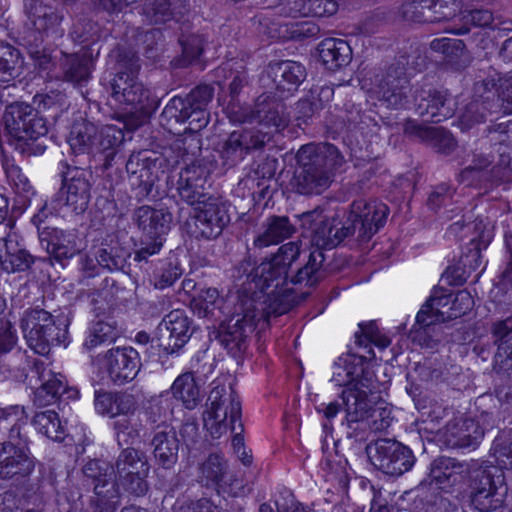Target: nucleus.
Returning <instances> with one entry per match:
<instances>
[{
  "label": "nucleus",
  "mask_w": 512,
  "mask_h": 512,
  "mask_svg": "<svg viewBox=\"0 0 512 512\" xmlns=\"http://www.w3.org/2000/svg\"><path fill=\"white\" fill-rule=\"evenodd\" d=\"M318 54L326 69L335 71L350 63L352 50L349 44L336 38H327L318 45Z\"/></svg>",
  "instance_id": "nucleus-39"
},
{
  "label": "nucleus",
  "mask_w": 512,
  "mask_h": 512,
  "mask_svg": "<svg viewBox=\"0 0 512 512\" xmlns=\"http://www.w3.org/2000/svg\"><path fill=\"white\" fill-rule=\"evenodd\" d=\"M473 91V99L465 105L460 116L461 123L465 127H470L475 123L483 122L487 113L496 112L494 106L488 103L484 97L476 95L475 87L473 88Z\"/></svg>",
  "instance_id": "nucleus-55"
},
{
  "label": "nucleus",
  "mask_w": 512,
  "mask_h": 512,
  "mask_svg": "<svg viewBox=\"0 0 512 512\" xmlns=\"http://www.w3.org/2000/svg\"><path fill=\"white\" fill-rule=\"evenodd\" d=\"M269 76L278 91L291 93L305 80L306 69L295 61H281L270 64Z\"/></svg>",
  "instance_id": "nucleus-36"
},
{
  "label": "nucleus",
  "mask_w": 512,
  "mask_h": 512,
  "mask_svg": "<svg viewBox=\"0 0 512 512\" xmlns=\"http://www.w3.org/2000/svg\"><path fill=\"white\" fill-rule=\"evenodd\" d=\"M201 202L194 207V230L192 233L196 238L215 239L230 222L227 205L212 196Z\"/></svg>",
  "instance_id": "nucleus-16"
},
{
  "label": "nucleus",
  "mask_w": 512,
  "mask_h": 512,
  "mask_svg": "<svg viewBox=\"0 0 512 512\" xmlns=\"http://www.w3.org/2000/svg\"><path fill=\"white\" fill-rule=\"evenodd\" d=\"M34 257L22 244L15 227L0 234V267L7 273L22 272L30 268Z\"/></svg>",
  "instance_id": "nucleus-22"
},
{
  "label": "nucleus",
  "mask_w": 512,
  "mask_h": 512,
  "mask_svg": "<svg viewBox=\"0 0 512 512\" xmlns=\"http://www.w3.org/2000/svg\"><path fill=\"white\" fill-rule=\"evenodd\" d=\"M173 396L180 400L187 409H194L201 400L200 388L194 375L186 372L178 376L171 386Z\"/></svg>",
  "instance_id": "nucleus-44"
},
{
  "label": "nucleus",
  "mask_w": 512,
  "mask_h": 512,
  "mask_svg": "<svg viewBox=\"0 0 512 512\" xmlns=\"http://www.w3.org/2000/svg\"><path fill=\"white\" fill-rule=\"evenodd\" d=\"M234 121L240 123L258 122L266 127L285 128L289 117L283 102L270 98L259 97L252 109H241L235 113Z\"/></svg>",
  "instance_id": "nucleus-19"
},
{
  "label": "nucleus",
  "mask_w": 512,
  "mask_h": 512,
  "mask_svg": "<svg viewBox=\"0 0 512 512\" xmlns=\"http://www.w3.org/2000/svg\"><path fill=\"white\" fill-rule=\"evenodd\" d=\"M404 133L429 143L438 153L450 154L456 147L452 134L437 127L424 126L416 120L408 119L403 124Z\"/></svg>",
  "instance_id": "nucleus-31"
},
{
  "label": "nucleus",
  "mask_w": 512,
  "mask_h": 512,
  "mask_svg": "<svg viewBox=\"0 0 512 512\" xmlns=\"http://www.w3.org/2000/svg\"><path fill=\"white\" fill-rule=\"evenodd\" d=\"M468 471L467 463L456 458L440 456L431 462L425 481H428L430 485L435 484L438 489L449 492L463 481Z\"/></svg>",
  "instance_id": "nucleus-24"
},
{
  "label": "nucleus",
  "mask_w": 512,
  "mask_h": 512,
  "mask_svg": "<svg viewBox=\"0 0 512 512\" xmlns=\"http://www.w3.org/2000/svg\"><path fill=\"white\" fill-rule=\"evenodd\" d=\"M129 256V253L119 248H100L96 252V262L111 272L122 271L128 274L127 258Z\"/></svg>",
  "instance_id": "nucleus-57"
},
{
  "label": "nucleus",
  "mask_w": 512,
  "mask_h": 512,
  "mask_svg": "<svg viewBox=\"0 0 512 512\" xmlns=\"http://www.w3.org/2000/svg\"><path fill=\"white\" fill-rule=\"evenodd\" d=\"M475 93L493 105L496 112L512 114V75L478 81L475 83Z\"/></svg>",
  "instance_id": "nucleus-28"
},
{
  "label": "nucleus",
  "mask_w": 512,
  "mask_h": 512,
  "mask_svg": "<svg viewBox=\"0 0 512 512\" xmlns=\"http://www.w3.org/2000/svg\"><path fill=\"white\" fill-rule=\"evenodd\" d=\"M366 451L372 463L391 476L403 475L415 463L412 450L394 439H378L368 445Z\"/></svg>",
  "instance_id": "nucleus-12"
},
{
  "label": "nucleus",
  "mask_w": 512,
  "mask_h": 512,
  "mask_svg": "<svg viewBox=\"0 0 512 512\" xmlns=\"http://www.w3.org/2000/svg\"><path fill=\"white\" fill-rule=\"evenodd\" d=\"M159 332L169 333V343L164 346L167 354H173L182 348L191 336L190 322L183 311L177 309L167 314L158 325Z\"/></svg>",
  "instance_id": "nucleus-34"
},
{
  "label": "nucleus",
  "mask_w": 512,
  "mask_h": 512,
  "mask_svg": "<svg viewBox=\"0 0 512 512\" xmlns=\"http://www.w3.org/2000/svg\"><path fill=\"white\" fill-rule=\"evenodd\" d=\"M31 373L41 381L40 387L34 392V404L44 407L60 400L64 393H70L64 382V377L56 375L48 369L42 361L36 360L31 368Z\"/></svg>",
  "instance_id": "nucleus-26"
},
{
  "label": "nucleus",
  "mask_w": 512,
  "mask_h": 512,
  "mask_svg": "<svg viewBox=\"0 0 512 512\" xmlns=\"http://www.w3.org/2000/svg\"><path fill=\"white\" fill-rule=\"evenodd\" d=\"M294 232L295 227L287 216L273 215L262 224V232L254 239L253 245L258 249L277 245L291 237Z\"/></svg>",
  "instance_id": "nucleus-38"
},
{
  "label": "nucleus",
  "mask_w": 512,
  "mask_h": 512,
  "mask_svg": "<svg viewBox=\"0 0 512 512\" xmlns=\"http://www.w3.org/2000/svg\"><path fill=\"white\" fill-rule=\"evenodd\" d=\"M263 294L264 300H260V296L258 293H253L250 297H253L256 302V321L263 322L264 324H269L271 317L281 316L291 310L294 306V298L292 297L289 289L282 288L275 290L269 289L261 292Z\"/></svg>",
  "instance_id": "nucleus-29"
},
{
  "label": "nucleus",
  "mask_w": 512,
  "mask_h": 512,
  "mask_svg": "<svg viewBox=\"0 0 512 512\" xmlns=\"http://www.w3.org/2000/svg\"><path fill=\"white\" fill-rule=\"evenodd\" d=\"M272 140L269 132H264L256 127L235 130L223 143L220 158L223 165L231 168L236 166L245 156L262 151Z\"/></svg>",
  "instance_id": "nucleus-13"
},
{
  "label": "nucleus",
  "mask_w": 512,
  "mask_h": 512,
  "mask_svg": "<svg viewBox=\"0 0 512 512\" xmlns=\"http://www.w3.org/2000/svg\"><path fill=\"white\" fill-rule=\"evenodd\" d=\"M227 462L219 454H210L205 461L199 464L198 481L205 486L220 484L227 474Z\"/></svg>",
  "instance_id": "nucleus-46"
},
{
  "label": "nucleus",
  "mask_w": 512,
  "mask_h": 512,
  "mask_svg": "<svg viewBox=\"0 0 512 512\" xmlns=\"http://www.w3.org/2000/svg\"><path fill=\"white\" fill-rule=\"evenodd\" d=\"M415 113L427 121L439 123L454 114L447 91L431 86L415 87L412 94Z\"/></svg>",
  "instance_id": "nucleus-18"
},
{
  "label": "nucleus",
  "mask_w": 512,
  "mask_h": 512,
  "mask_svg": "<svg viewBox=\"0 0 512 512\" xmlns=\"http://www.w3.org/2000/svg\"><path fill=\"white\" fill-rule=\"evenodd\" d=\"M96 136L97 127L91 122L80 120L72 125L68 142L76 155H90L95 153Z\"/></svg>",
  "instance_id": "nucleus-42"
},
{
  "label": "nucleus",
  "mask_w": 512,
  "mask_h": 512,
  "mask_svg": "<svg viewBox=\"0 0 512 512\" xmlns=\"http://www.w3.org/2000/svg\"><path fill=\"white\" fill-rule=\"evenodd\" d=\"M188 11L185 0H147L143 15L149 24L160 25L171 20L180 21Z\"/></svg>",
  "instance_id": "nucleus-35"
},
{
  "label": "nucleus",
  "mask_w": 512,
  "mask_h": 512,
  "mask_svg": "<svg viewBox=\"0 0 512 512\" xmlns=\"http://www.w3.org/2000/svg\"><path fill=\"white\" fill-rule=\"evenodd\" d=\"M21 327L29 347L42 355L47 354L51 346L59 345L66 332L49 312L40 308L27 311Z\"/></svg>",
  "instance_id": "nucleus-8"
},
{
  "label": "nucleus",
  "mask_w": 512,
  "mask_h": 512,
  "mask_svg": "<svg viewBox=\"0 0 512 512\" xmlns=\"http://www.w3.org/2000/svg\"><path fill=\"white\" fill-rule=\"evenodd\" d=\"M189 106L186 100L182 97H173L163 109L161 119L166 121V124L171 122L184 123L188 120L187 111Z\"/></svg>",
  "instance_id": "nucleus-63"
},
{
  "label": "nucleus",
  "mask_w": 512,
  "mask_h": 512,
  "mask_svg": "<svg viewBox=\"0 0 512 512\" xmlns=\"http://www.w3.org/2000/svg\"><path fill=\"white\" fill-rule=\"evenodd\" d=\"M206 183L205 170L201 166L190 165L183 168L179 173L177 181V192L179 197L191 206H198L201 201L207 200L204 192Z\"/></svg>",
  "instance_id": "nucleus-30"
},
{
  "label": "nucleus",
  "mask_w": 512,
  "mask_h": 512,
  "mask_svg": "<svg viewBox=\"0 0 512 512\" xmlns=\"http://www.w3.org/2000/svg\"><path fill=\"white\" fill-rule=\"evenodd\" d=\"M331 381L340 387L361 386L369 389L373 384L374 375L366 366L364 357L346 355L334 363Z\"/></svg>",
  "instance_id": "nucleus-21"
},
{
  "label": "nucleus",
  "mask_w": 512,
  "mask_h": 512,
  "mask_svg": "<svg viewBox=\"0 0 512 512\" xmlns=\"http://www.w3.org/2000/svg\"><path fill=\"white\" fill-rule=\"evenodd\" d=\"M111 467L115 477H117L128 473L131 474L135 471H141L143 468H149V464L144 452L133 447H126L122 449L114 465Z\"/></svg>",
  "instance_id": "nucleus-48"
},
{
  "label": "nucleus",
  "mask_w": 512,
  "mask_h": 512,
  "mask_svg": "<svg viewBox=\"0 0 512 512\" xmlns=\"http://www.w3.org/2000/svg\"><path fill=\"white\" fill-rule=\"evenodd\" d=\"M429 4L430 23L449 21L462 9V0H425Z\"/></svg>",
  "instance_id": "nucleus-60"
},
{
  "label": "nucleus",
  "mask_w": 512,
  "mask_h": 512,
  "mask_svg": "<svg viewBox=\"0 0 512 512\" xmlns=\"http://www.w3.org/2000/svg\"><path fill=\"white\" fill-rule=\"evenodd\" d=\"M221 298L216 288H200L191 299V308L199 317H207L220 308Z\"/></svg>",
  "instance_id": "nucleus-53"
},
{
  "label": "nucleus",
  "mask_w": 512,
  "mask_h": 512,
  "mask_svg": "<svg viewBox=\"0 0 512 512\" xmlns=\"http://www.w3.org/2000/svg\"><path fill=\"white\" fill-rule=\"evenodd\" d=\"M256 302L249 295H240L234 314L218 330L220 343L233 357H239L248 346L256 326Z\"/></svg>",
  "instance_id": "nucleus-5"
},
{
  "label": "nucleus",
  "mask_w": 512,
  "mask_h": 512,
  "mask_svg": "<svg viewBox=\"0 0 512 512\" xmlns=\"http://www.w3.org/2000/svg\"><path fill=\"white\" fill-rule=\"evenodd\" d=\"M96 363L116 385L132 381L140 369L139 353L133 347L109 349L103 355L97 356Z\"/></svg>",
  "instance_id": "nucleus-15"
},
{
  "label": "nucleus",
  "mask_w": 512,
  "mask_h": 512,
  "mask_svg": "<svg viewBox=\"0 0 512 512\" xmlns=\"http://www.w3.org/2000/svg\"><path fill=\"white\" fill-rule=\"evenodd\" d=\"M35 467L29 448L19 447L12 442L0 443V479L25 478Z\"/></svg>",
  "instance_id": "nucleus-23"
},
{
  "label": "nucleus",
  "mask_w": 512,
  "mask_h": 512,
  "mask_svg": "<svg viewBox=\"0 0 512 512\" xmlns=\"http://www.w3.org/2000/svg\"><path fill=\"white\" fill-rule=\"evenodd\" d=\"M180 441L175 428L167 423L161 422L153 426L151 446L157 463L165 468H172L178 461Z\"/></svg>",
  "instance_id": "nucleus-27"
},
{
  "label": "nucleus",
  "mask_w": 512,
  "mask_h": 512,
  "mask_svg": "<svg viewBox=\"0 0 512 512\" xmlns=\"http://www.w3.org/2000/svg\"><path fill=\"white\" fill-rule=\"evenodd\" d=\"M93 512H115L120 504V491L118 485L98 486L91 500Z\"/></svg>",
  "instance_id": "nucleus-58"
},
{
  "label": "nucleus",
  "mask_w": 512,
  "mask_h": 512,
  "mask_svg": "<svg viewBox=\"0 0 512 512\" xmlns=\"http://www.w3.org/2000/svg\"><path fill=\"white\" fill-rule=\"evenodd\" d=\"M301 244L289 242L282 245L278 251L266 259L254 270V278H258L256 287L260 292L264 290L283 288L290 280L289 268L299 258Z\"/></svg>",
  "instance_id": "nucleus-9"
},
{
  "label": "nucleus",
  "mask_w": 512,
  "mask_h": 512,
  "mask_svg": "<svg viewBox=\"0 0 512 512\" xmlns=\"http://www.w3.org/2000/svg\"><path fill=\"white\" fill-rule=\"evenodd\" d=\"M400 17L408 22H430L429 4L425 0H409L398 8Z\"/></svg>",
  "instance_id": "nucleus-61"
},
{
  "label": "nucleus",
  "mask_w": 512,
  "mask_h": 512,
  "mask_svg": "<svg viewBox=\"0 0 512 512\" xmlns=\"http://www.w3.org/2000/svg\"><path fill=\"white\" fill-rule=\"evenodd\" d=\"M298 170L295 173V189L302 195H320L334 181L345 159L340 151L329 143L303 145L296 154Z\"/></svg>",
  "instance_id": "nucleus-2"
},
{
  "label": "nucleus",
  "mask_w": 512,
  "mask_h": 512,
  "mask_svg": "<svg viewBox=\"0 0 512 512\" xmlns=\"http://www.w3.org/2000/svg\"><path fill=\"white\" fill-rule=\"evenodd\" d=\"M373 385L369 388L361 386L345 388L341 393L342 407L345 418L342 425L347 429V436L356 441H363L368 436V418L372 409L368 399Z\"/></svg>",
  "instance_id": "nucleus-10"
},
{
  "label": "nucleus",
  "mask_w": 512,
  "mask_h": 512,
  "mask_svg": "<svg viewBox=\"0 0 512 512\" xmlns=\"http://www.w3.org/2000/svg\"><path fill=\"white\" fill-rule=\"evenodd\" d=\"M23 12L26 17L25 28L28 35L25 38L58 40L65 34L63 9L45 3L43 0H24Z\"/></svg>",
  "instance_id": "nucleus-7"
},
{
  "label": "nucleus",
  "mask_w": 512,
  "mask_h": 512,
  "mask_svg": "<svg viewBox=\"0 0 512 512\" xmlns=\"http://www.w3.org/2000/svg\"><path fill=\"white\" fill-rule=\"evenodd\" d=\"M407 64V57L402 55L375 76L378 98L388 107L403 108L408 103V93L412 89L406 72Z\"/></svg>",
  "instance_id": "nucleus-11"
},
{
  "label": "nucleus",
  "mask_w": 512,
  "mask_h": 512,
  "mask_svg": "<svg viewBox=\"0 0 512 512\" xmlns=\"http://www.w3.org/2000/svg\"><path fill=\"white\" fill-rule=\"evenodd\" d=\"M139 57L131 50H120L117 57V72L110 82L111 96L131 107H144L150 92L138 79Z\"/></svg>",
  "instance_id": "nucleus-4"
},
{
  "label": "nucleus",
  "mask_w": 512,
  "mask_h": 512,
  "mask_svg": "<svg viewBox=\"0 0 512 512\" xmlns=\"http://www.w3.org/2000/svg\"><path fill=\"white\" fill-rule=\"evenodd\" d=\"M332 96L333 89L328 86L312 89L310 97L300 99L295 105L297 125L300 127L302 124H307L318 111L324 108V103L330 101Z\"/></svg>",
  "instance_id": "nucleus-41"
},
{
  "label": "nucleus",
  "mask_w": 512,
  "mask_h": 512,
  "mask_svg": "<svg viewBox=\"0 0 512 512\" xmlns=\"http://www.w3.org/2000/svg\"><path fill=\"white\" fill-rule=\"evenodd\" d=\"M388 212L387 205L378 200L358 199L351 204L343 223L336 218H327L320 207L302 213L299 218L301 227L311 238L312 245L316 246L315 250L322 251L336 247L356 233L358 241H369L386 222Z\"/></svg>",
  "instance_id": "nucleus-1"
},
{
  "label": "nucleus",
  "mask_w": 512,
  "mask_h": 512,
  "mask_svg": "<svg viewBox=\"0 0 512 512\" xmlns=\"http://www.w3.org/2000/svg\"><path fill=\"white\" fill-rule=\"evenodd\" d=\"M91 178V172L69 167L63 176L62 187L57 193L56 201L76 215L83 214L91 200Z\"/></svg>",
  "instance_id": "nucleus-14"
},
{
  "label": "nucleus",
  "mask_w": 512,
  "mask_h": 512,
  "mask_svg": "<svg viewBox=\"0 0 512 512\" xmlns=\"http://www.w3.org/2000/svg\"><path fill=\"white\" fill-rule=\"evenodd\" d=\"M133 219L144 235L164 237L169 230L172 215L164 209L144 205L135 210Z\"/></svg>",
  "instance_id": "nucleus-37"
},
{
  "label": "nucleus",
  "mask_w": 512,
  "mask_h": 512,
  "mask_svg": "<svg viewBox=\"0 0 512 512\" xmlns=\"http://www.w3.org/2000/svg\"><path fill=\"white\" fill-rule=\"evenodd\" d=\"M82 471L86 484L93 486L94 493H96L98 486L102 485L104 489H107L108 485H117L112 479V467L104 461L98 459L89 460L83 466Z\"/></svg>",
  "instance_id": "nucleus-49"
},
{
  "label": "nucleus",
  "mask_w": 512,
  "mask_h": 512,
  "mask_svg": "<svg viewBox=\"0 0 512 512\" xmlns=\"http://www.w3.org/2000/svg\"><path fill=\"white\" fill-rule=\"evenodd\" d=\"M324 254L320 250H313L309 253L306 263L297 269L296 273L290 277L293 285L314 286L325 276L323 270Z\"/></svg>",
  "instance_id": "nucleus-43"
},
{
  "label": "nucleus",
  "mask_w": 512,
  "mask_h": 512,
  "mask_svg": "<svg viewBox=\"0 0 512 512\" xmlns=\"http://www.w3.org/2000/svg\"><path fill=\"white\" fill-rule=\"evenodd\" d=\"M32 424L39 433L54 441H61L65 437L64 427L54 410L36 412Z\"/></svg>",
  "instance_id": "nucleus-50"
},
{
  "label": "nucleus",
  "mask_w": 512,
  "mask_h": 512,
  "mask_svg": "<svg viewBox=\"0 0 512 512\" xmlns=\"http://www.w3.org/2000/svg\"><path fill=\"white\" fill-rule=\"evenodd\" d=\"M438 318L418 312L416 321L410 330L409 337L421 347L434 348L441 341V328Z\"/></svg>",
  "instance_id": "nucleus-40"
},
{
  "label": "nucleus",
  "mask_w": 512,
  "mask_h": 512,
  "mask_svg": "<svg viewBox=\"0 0 512 512\" xmlns=\"http://www.w3.org/2000/svg\"><path fill=\"white\" fill-rule=\"evenodd\" d=\"M156 170V160L150 158L147 163H144V165L130 177L132 186L137 190V197L144 198L151 193L157 179Z\"/></svg>",
  "instance_id": "nucleus-56"
},
{
  "label": "nucleus",
  "mask_w": 512,
  "mask_h": 512,
  "mask_svg": "<svg viewBox=\"0 0 512 512\" xmlns=\"http://www.w3.org/2000/svg\"><path fill=\"white\" fill-rule=\"evenodd\" d=\"M483 435L482 428L473 419L450 421L444 429L445 442L451 448L475 447Z\"/></svg>",
  "instance_id": "nucleus-33"
},
{
  "label": "nucleus",
  "mask_w": 512,
  "mask_h": 512,
  "mask_svg": "<svg viewBox=\"0 0 512 512\" xmlns=\"http://www.w3.org/2000/svg\"><path fill=\"white\" fill-rule=\"evenodd\" d=\"M19 51L10 44H0V81L14 78L19 63Z\"/></svg>",
  "instance_id": "nucleus-62"
},
{
  "label": "nucleus",
  "mask_w": 512,
  "mask_h": 512,
  "mask_svg": "<svg viewBox=\"0 0 512 512\" xmlns=\"http://www.w3.org/2000/svg\"><path fill=\"white\" fill-rule=\"evenodd\" d=\"M118 337V331L114 321L99 320L91 326L88 336L84 341V347L94 349L102 344H110Z\"/></svg>",
  "instance_id": "nucleus-52"
},
{
  "label": "nucleus",
  "mask_w": 512,
  "mask_h": 512,
  "mask_svg": "<svg viewBox=\"0 0 512 512\" xmlns=\"http://www.w3.org/2000/svg\"><path fill=\"white\" fill-rule=\"evenodd\" d=\"M492 470H496V468L480 466L472 470L469 469L467 473L469 474L471 502L480 512L494 511L503 503Z\"/></svg>",
  "instance_id": "nucleus-17"
},
{
  "label": "nucleus",
  "mask_w": 512,
  "mask_h": 512,
  "mask_svg": "<svg viewBox=\"0 0 512 512\" xmlns=\"http://www.w3.org/2000/svg\"><path fill=\"white\" fill-rule=\"evenodd\" d=\"M491 161L484 155H475L472 163L462 170L460 174L461 181L468 185H482L486 183H498L510 178L509 158L505 157L501 163L488 167Z\"/></svg>",
  "instance_id": "nucleus-25"
},
{
  "label": "nucleus",
  "mask_w": 512,
  "mask_h": 512,
  "mask_svg": "<svg viewBox=\"0 0 512 512\" xmlns=\"http://www.w3.org/2000/svg\"><path fill=\"white\" fill-rule=\"evenodd\" d=\"M39 216H34L33 222L37 224L41 246L54 259L61 261L68 259L80 252L77 245V236L74 230H62L46 225L39 221Z\"/></svg>",
  "instance_id": "nucleus-20"
},
{
  "label": "nucleus",
  "mask_w": 512,
  "mask_h": 512,
  "mask_svg": "<svg viewBox=\"0 0 512 512\" xmlns=\"http://www.w3.org/2000/svg\"><path fill=\"white\" fill-rule=\"evenodd\" d=\"M241 402L232 386L212 388L207 399L204 426L213 438H220L228 429L235 431L241 421Z\"/></svg>",
  "instance_id": "nucleus-6"
},
{
  "label": "nucleus",
  "mask_w": 512,
  "mask_h": 512,
  "mask_svg": "<svg viewBox=\"0 0 512 512\" xmlns=\"http://www.w3.org/2000/svg\"><path fill=\"white\" fill-rule=\"evenodd\" d=\"M430 48L442 53L448 62L457 67L465 66L468 62L469 57L463 40L447 37L434 39L430 43Z\"/></svg>",
  "instance_id": "nucleus-47"
},
{
  "label": "nucleus",
  "mask_w": 512,
  "mask_h": 512,
  "mask_svg": "<svg viewBox=\"0 0 512 512\" xmlns=\"http://www.w3.org/2000/svg\"><path fill=\"white\" fill-rule=\"evenodd\" d=\"M450 302L451 294H445L441 289L434 290L433 294L422 305L419 312H424L425 315L438 318V322L444 323L451 320V315H449Z\"/></svg>",
  "instance_id": "nucleus-54"
},
{
  "label": "nucleus",
  "mask_w": 512,
  "mask_h": 512,
  "mask_svg": "<svg viewBox=\"0 0 512 512\" xmlns=\"http://www.w3.org/2000/svg\"><path fill=\"white\" fill-rule=\"evenodd\" d=\"M124 139V135L120 129L114 126L103 127L100 131L97 129V136L94 141L95 153L104 155V165L109 167L111 161L116 154V147H118Z\"/></svg>",
  "instance_id": "nucleus-45"
},
{
  "label": "nucleus",
  "mask_w": 512,
  "mask_h": 512,
  "mask_svg": "<svg viewBox=\"0 0 512 512\" xmlns=\"http://www.w3.org/2000/svg\"><path fill=\"white\" fill-rule=\"evenodd\" d=\"M148 473L149 468H143L141 471L117 476L114 481L117 483L118 488L121 486L127 493L140 497L144 496L148 491V483L146 481Z\"/></svg>",
  "instance_id": "nucleus-59"
},
{
  "label": "nucleus",
  "mask_w": 512,
  "mask_h": 512,
  "mask_svg": "<svg viewBox=\"0 0 512 512\" xmlns=\"http://www.w3.org/2000/svg\"><path fill=\"white\" fill-rule=\"evenodd\" d=\"M28 54L34 62V65L40 70H48L52 63V57L49 51L37 39L25 38Z\"/></svg>",
  "instance_id": "nucleus-64"
},
{
  "label": "nucleus",
  "mask_w": 512,
  "mask_h": 512,
  "mask_svg": "<svg viewBox=\"0 0 512 512\" xmlns=\"http://www.w3.org/2000/svg\"><path fill=\"white\" fill-rule=\"evenodd\" d=\"M5 130L20 145L22 152L37 155L45 151V145L36 143L46 136V120L31 105L13 102L6 106L2 116Z\"/></svg>",
  "instance_id": "nucleus-3"
},
{
  "label": "nucleus",
  "mask_w": 512,
  "mask_h": 512,
  "mask_svg": "<svg viewBox=\"0 0 512 512\" xmlns=\"http://www.w3.org/2000/svg\"><path fill=\"white\" fill-rule=\"evenodd\" d=\"M60 79L81 87L88 83L93 70V61L86 54L61 52L59 59Z\"/></svg>",
  "instance_id": "nucleus-32"
},
{
  "label": "nucleus",
  "mask_w": 512,
  "mask_h": 512,
  "mask_svg": "<svg viewBox=\"0 0 512 512\" xmlns=\"http://www.w3.org/2000/svg\"><path fill=\"white\" fill-rule=\"evenodd\" d=\"M493 343L497 345L496 361L501 360L512 350V314L503 320H498L490 328Z\"/></svg>",
  "instance_id": "nucleus-51"
}]
</instances>
